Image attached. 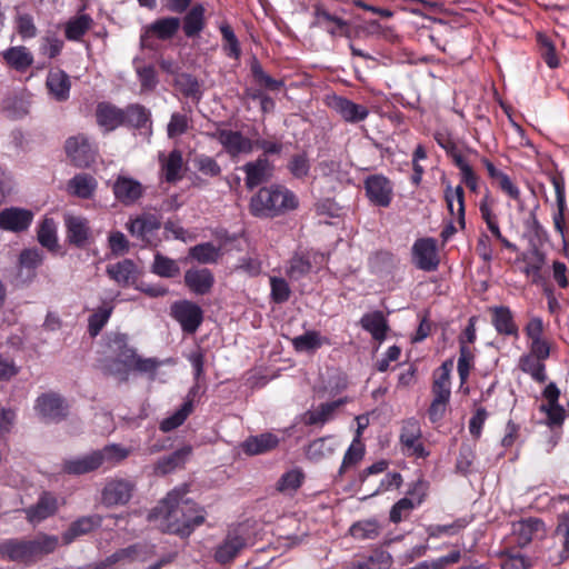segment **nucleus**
<instances>
[{
    "label": "nucleus",
    "mask_w": 569,
    "mask_h": 569,
    "mask_svg": "<svg viewBox=\"0 0 569 569\" xmlns=\"http://www.w3.org/2000/svg\"><path fill=\"white\" fill-rule=\"evenodd\" d=\"M58 510L57 499L49 492H43L38 502L24 509L27 519L34 523L54 515Z\"/></svg>",
    "instance_id": "nucleus-19"
},
{
    "label": "nucleus",
    "mask_w": 569,
    "mask_h": 569,
    "mask_svg": "<svg viewBox=\"0 0 569 569\" xmlns=\"http://www.w3.org/2000/svg\"><path fill=\"white\" fill-rule=\"evenodd\" d=\"M189 129V118L186 114L174 112L171 114L170 121L167 126V133L169 138H176L187 132Z\"/></svg>",
    "instance_id": "nucleus-61"
},
{
    "label": "nucleus",
    "mask_w": 569,
    "mask_h": 569,
    "mask_svg": "<svg viewBox=\"0 0 569 569\" xmlns=\"http://www.w3.org/2000/svg\"><path fill=\"white\" fill-rule=\"evenodd\" d=\"M278 438L272 433L249 437L242 445L243 451L249 455H260L278 446Z\"/></svg>",
    "instance_id": "nucleus-32"
},
{
    "label": "nucleus",
    "mask_w": 569,
    "mask_h": 569,
    "mask_svg": "<svg viewBox=\"0 0 569 569\" xmlns=\"http://www.w3.org/2000/svg\"><path fill=\"white\" fill-rule=\"evenodd\" d=\"M38 240L42 247L52 249L57 243V223L52 218L46 217L38 229Z\"/></svg>",
    "instance_id": "nucleus-43"
},
{
    "label": "nucleus",
    "mask_w": 569,
    "mask_h": 569,
    "mask_svg": "<svg viewBox=\"0 0 569 569\" xmlns=\"http://www.w3.org/2000/svg\"><path fill=\"white\" fill-rule=\"evenodd\" d=\"M209 136L222 146V149L231 159L249 154L254 148L253 141L240 131L217 128Z\"/></svg>",
    "instance_id": "nucleus-5"
},
{
    "label": "nucleus",
    "mask_w": 569,
    "mask_h": 569,
    "mask_svg": "<svg viewBox=\"0 0 569 569\" xmlns=\"http://www.w3.org/2000/svg\"><path fill=\"white\" fill-rule=\"evenodd\" d=\"M37 409L40 415L53 420H61L67 416V406L63 400L54 393H46L38 398Z\"/></svg>",
    "instance_id": "nucleus-18"
},
{
    "label": "nucleus",
    "mask_w": 569,
    "mask_h": 569,
    "mask_svg": "<svg viewBox=\"0 0 569 569\" xmlns=\"http://www.w3.org/2000/svg\"><path fill=\"white\" fill-rule=\"evenodd\" d=\"M366 197L373 206L388 208L393 199V183L382 173L370 174L363 180Z\"/></svg>",
    "instance_id": "nucleus-6"
},
{
    "label": "nucleus",
    "mask_w": 569,
    "mask_h": 569,
    "mask_svg": "<svg viewBox=\"0 0 569 569\" xmlns=\"http://www.w3.org/2000/svg\"><path fill=\"white\" fill-rule=\"evenodd\" d=\"M310 268L311 263L305 256L295 254V257L290 261L288 276L291 279H299L301 276L309 272Z\"/></svg>",
    "instance_id": "nucleus-63"
},
{
    "label": "nucleus",
    "mask_w": 569,
    "mask_h": 569,
    "mask_svg": "<svg viewBox=\"0 0 569 569\" xmlns=\"http://www.w3.org/2000/svg\"><path fill=\"white\" fill-rule=\"evenodd\" d=\"M242 171L246 173V187L252 190L270 179L273 166L268 158L258 157L254 161L243 164Z\"/></svg>",
    "instance_id": "nucleus-13"
},
{
    "label": "nucleus",
    "mask_w": 569,
    "mask_h": 569,
    "mask_svg": "<svg viewBox=\"0 0 569 569\" xmlns=\"http://www.w3.org/2000/svg\"><path fill=\"white\" fill-rule=\"evenodd\" d=\"M313 14L316 26L326 27L328 24H336L341 31H347L348 21L331 14L322 6H315Z\"/></svg>",
    "instance_id": "nucleus-53"
},
{
    "label": "nucleus",
    "mask_w": 569,
    "mask_h": 569,
    "mask_svg": "<svg viewBox=\"0 0 569 569\" xmlns=\"http://www.w3.org/2000/svg\"><path fill=\"white\" fill-rule=\"evenodd\" d=\"M528 563L520 551L506 552L500 550V569H527Z\"/></svg>",
    "instance_id": "nucleus-58"
},
{
    "label": "nucleus",
    "mask_w": 569,
    "mask_h": 569,
    "mask_svg": "<svg viewBox=\"0 0 569 569\" xmlns=\"http://www.w3.org/2000/svg\"><path fill=\"white\" fill-rule=\"evenodd\" d=\"M7 66L18 72H26L33 63V56L27 47L16 46L2 52Z\"/></svg>",
    "instance_id": "nucleus-20"
},
{
    "label": "nucleus",
    "mask_w": 569,
    "mask_h": 569,
    "mask_svg": "<svg viewBox=\"0 0 569 569\" xmlns=\"http://www.w3.org/2000/svg\"><path fill=\"white\" fill-rule=\"evenodd\" d=\"M186 284L198 295H206L213 284V277L208 269H190L184 274Z\"/></svg>",
    "instance_id": "nucleus-28"
},
{
    "label": "nucleus",
    "mask_w": 569,
    "mask_h": 569,
    "mask_svg": "<svg viewBox=\"0 0 569 569\" xmlns=\"http://www.w3.org/2000/svg\"><path fill=\"white\" fill-rule=\"evenodd\" d=\"M159 219L153 214H144L131 220L128 223V229L131 234L137 236L143 240H149V237L160 228Z\"/></svg>",
    "instance_id": "nucleus-33"
},
{
    "label": "nucleus",
    "mask_w": 569,
    "mask_h": 569,
    "mask_svg": "<svg viewBox=\"0 0 569 569\" xmlns=\"http://www.w3.org/2000/svg\"><path fill=\"white\" fill-rule=\"evenodd\" d=\"M47 87L50 94L57 101H66L69 98L71 88L70 78L62 70H51L47 77Z\"/></svg>",
    "instance_id": "nucleus-21"
},
{
    "label": "nucleus",
    "mask_w": 569,
    "mask_h": 569,
    "mask_svg": "<svg viewBox=\"0 0 569 569\" xmlns=\"http://www.w3.org/2000/svg\"><path fill=\"white\" fill-rule=\"evenodd\" d=\"M66 152L77 167H88L96 157L94 148L83 136L69 138L66 141Z\"/></svg>",
    "instance_id": "nucleus-12"
},
{
    "label": "nucleus",
    "mask_w": 569,
    "mask_h": 569,
    "mask_svg": "<svg viewBox=\"0 0 569 569\" xmlns=\"http://www.w3.org/2000/svg\"><path fill=\"white\" fill-rule=\"evenodd\" d=\"M251 72H252L254 80L259 84L266 87L269 90H279L280 88L283 87L282 80H276L272 77H270L269 74H267L263 71L260 63L257 61L251 66Z\"/></svg>",
    "instance_id": "nucleus-60"
},
{
    "label": "nucleus",
    "mask_w": 569,
    "mask_h": 569,
    "mask_svg": "<svg viewBox=\"0 0 569 569\" xmlns=\"http://www.w3.org/2000/svg\"><path fill=\"white\" fill-rule=\"evenodd\" d=\"M453 368V361L447 360L445 361L438 371L435 373L433 382H432V395L433 396H445L450 397V372Z\"/></svg>",
    "instance_id": "nucleus-37"
},
{
    "label": "nucleus",
    "mask_w": 569,
    "mask_h": 569,
    "mask_svg": "<svg viewBox=\"0 0 569 569\" xmlns=\"http://www.w3.org/2000/svg\"><path fill=\"white\" fill-rule=\"evenodd\" d=\"M299 204L297 196L280 184L262 187L250 200V212L259 218H273L295 210Z\"/></svg>",
    "instance_id": "nucleus-2"
},
{
    "label": "nucleus",
    "mask_w": 569,
    "mask_h": 569,
    "mask_svg": "<svg viewBox=\"0 0 569 569\" xmlns=\"http://www.w3.org/2000/svg\"><path fill=\"white\" fill-rule=\"evenodd\" d=\"M58 546L56 536L38 535L32 540L10 539L1 543L0 553L11 561L32 562L51 553Z\"/></svg>",
    "instance_id": "nucleus-3"
},
{
    "label": "nucleus",
    "mask_w": 569,
    "mask_h": 569,
    "mask_svg": "<svg viewBox=\"0 0 569 569\" xmlns=\"http://www.w3.org/2000/svg\"><path fill=\"white\" fill-rule=\"evenodd\" d=\"M539 409L547 415L549 426H560L565 420L566 411L559 403L541 405Z\"/></svg>",
    "instance_id": "nucleus-64"
},
{
    "label": "nucleus",
    "mask_w": 569,
    "mask_h": 569,
    "mask_svg": "<svg viewBox=\"0 0 569 569\" xmlns=\"http://www.w3.org/2000/svg\"><path fill=\"white\" fill-rule=\"evenodd\" d=\"M33 220V212L18 207L0 211V229L12 232L27 230Z\"/></svg>",
    "instance_id": "nucleus-11"
},
{
    "label": "nucleus",
    "mask_w": 569,
    "mask_h": 569,
    "mask_svg": "<svg viewBox=\"0 0 569 569\" xmlns=\"http://www.w3.org/2000/svg\"><path fill=\"white\" fill-rule=\"evenodd\" d=\"M161 169L164 173L166 181L177 182L182 178L181 171L183 166L182 153L180 150H172L168 157L160 154Z\"/></svg>",
    "instance_id": "nucleus-30"
},
{
    "label": "nucleus",
    "mask_w": 569,
    "mask_h": 569,
    "mask_svg": "<svg viewBox=\"0 0 569 569\" xmlns=\"http://www.w3.org/2000/svg\"><path fill=\"white\" fill-rule=\"evenodd\" d=\"M41 262L38 251H21L19 256V277L23 280L32 277V270Z\"/></svg>",
    "instance_id": "nucleus-47"
},
{
    "label": "nucleus",
    "mask_w": 569,
    "mask_h": 569,
    "mask_svg": "<svg viewBox=\"0 0 569 569\" xmlns=\"http://www.w3.org/2000/svg\"><path fill=\"white\" fill-rule=\"evenodd\" d=\"M493 199L489 200L486 198L479 207L481 218L486 222L487 229L492 233V236L498 237V220L496 214L492 212Z\"/></svg>",
    "instance_id": "nucleus-62"
},
{
    "label": "nucleus",
    "mask_w": 569,
    "mask_h": 569,
    "mask_svg": "<svg viewBox=\"0 0 569 569\" xmlns=\"http://www.w3.org/2000/svg\"><path fill=\"white\" fill-rule=\"evenodd\" d=\"M412 263L425 271L436 270L440 263L437 251H412Z\"/></svg>",
    "instance_id": "nucleus-50"
},
{
    "label": "nucleus",
    "mask_w": 569,
    "mask_h": 569,
    "mask_svg": "<svg viewBox=\"0 0 569 569\" xmlns=\"http://www.w3.org/2000/svg\"><path fill=\"white\" fill-rule=\"evenodd\" d=\"M220 32L224 41V51L227 56L233 59H239L241 49L232 28L228 23H223L220 26Z\"/></svg>",
    "instance_id": "nucleus-52"
},
{
    "label": "nucleus",
    "mask_w": 569,
    "mask_h": 569,
    "mask_svg": "<svg viewBox=\"0 0 569 569\" xmlns=\"http://www.w3.org/2000/svg\"><path fill=\"white\" fill-rule=\"evenodd\" d=\"M342 403L343 400L339 399L337 401L320 405L317 410L308 411L306 413V423L317 425L326 422L332 416L335 410Z\"/></svg>",
    "instance_id": "nucleus-42"
},
{
    "label": "nucleus",
    "mask_w": 569,
    "mask_h": 569,
    "mask_svg": "<svg viewBox=\"0 0 569 569\" xmlns=\"http://www.w3.org/2000/svg\"><path fill=\"white\" fill-rule=\"evenodd\" d=\"M246 539L237 535H228L224 541L217 548L214 559L221 565L232 561L246 547Z\"/></svg>",
    "instance_id": "nucleus-23"
},
{
    "label": "nucleus",
    "mask_w": 569,
    "mask_h": 569,
    "mask_svg": "<svg viewBox=\"0 0 569 569\" xmlns=\"http://www.w3.org/2000/svg\"><path fill=\"white\" fill-rule=\"evenodd\" d=\"M519 368L529 375L536 382L543 383L547 380L546 366L535 356L523 355L519 359Z\"/></svg>",
    "instance_id": "nucleus-36"
},
{
    "label": "nucleus",
    "mask_w": 569,
    "mask_h": 569,
    "mask_svg": "<svg viewBox=\"0 0 569 569\" xmlns=\"http://www.w3.org/2000/svg\"><path fill=\"white\" fill-rule=\"evenodd\" d=\"M78 13V16L70 18L64 24V36L70 41H80L93 24V20L89 14L83 13V11Z\"/></svg>",
    "instance_id": "nucleus-31"
},
{
    "label": "nucleus",
    "mask_w": 569,
    "mask_h": 569,
    "mask_svg": "<svg viewBox=\"0 0 569 569\" xmlns=\"http://www.w3.org/2000/svg\"><path fill=\"white\" fill-rule=\"evenodd\" d=\"M328 106L349 123L365 121L369 116V109L366 106L356 103L342 96L333 94L329 97Z\"/></svg>",
    "instance_id": "nucleus-8"
},
{
    "label": "nucleus",
    "mask_w": 569,
    "mask_h": 569,
    "mask_svg": "<svg viewBox=\"0 0 569 569\" xmlns=\"http://www.w3.org/2000/svg\"><path fill=\"white\" fill-rule=\"evenodd\" d=\"M518 268L535 284H545L546 278L542 269L546 264V256L543 251H522L521 257L517 259Z\"/></svg>",
    "instance_id": "nucleus-10"
},
{
    "label": "nucleus",
    "mask_w": 569,
    "mask_h": 569,
    "mask_svg": "<svg viewBox=\"0 0 569 569\" xmlns=\"http://www.w3.org/2000/svg\"><path fill=\"white\" fill-rule=\"evenodd\" d=\"M176 87L187 98L199 101L202 97V90L196 77L189 73H181L176 78Z\"/></svg>",
    "instance_id": "nucleus-39"
},
{
    "label": "nucleus",
    "mask_w": 569,
    "mask_h": 569,
    "mask_svg": "<svg viewBox=\"0 0 569 569\" xmlns=\"http://www.w3.org/2000/svg\"><path fill=\"white\" fill-rule=\"evenodd\" d=\"M508 541L519 547L529 545L533 539L542 538L546 535L545 522L536 517L522 518L518 521L507 523Z\"/></svg>",
    "instance_id": "nucleus-4"
},
{
    "label": "nucleus",
    "mask_w": 569,
    "mask_h": 569,
    "mask_svg": "<svg viewBox=\"0 0 569 569\" xmlns=\"http://www.w3.org/2000/svg\"><path fill=\"white\" fill-rule=\"evenodd\" d=\"M550 181L555 188L557 207H558V214L555 217V224L559 230L562 231L560 223L563 220V213L567 208L565 178L561 173L557 172L550 177Z\"/></svg>",
    "instance_id": "nucleus-38"
},
{
    "label": "nucleus",
    "mask_w": 569,
    "mask_h": 569,
    "mask_svg": "<svg viewBox=\"0 0 569 569\" xmlns=\"http://www.w3.org/2000/svg\"><path fill=\"white\" fill-rule=\"evenodd\" d=\"M63 222L68 242L76 247L84 246L91 234L89 221L84 217L66 213Z\"/></svg>",
    "instance_id": "nucleus-14"
},
{
    "label": "nucleus",
    "mask_w": 569,
    "mask_h": 569,
    "mask_svg": "<svg viewBox=\"0 0 569 569\" xmlns=\"http://www.w3.org/2000/svg\"><path fill=\"white\" fill-rule=\"evenodd\" d=\"M437 143L446 150L447 154L451 157L455 164L458 163V159H465L461 149L457 142L447 132H437L435 134Z\"/></svg>",
    "instance_id": "nucleus-54"
},
{
    "label": "nucleus",
    "mask_w": 569,
    "mask_h": 569,
    "mask_svg": "<svg viewBox=\"0 0 569 569\" xmlns=\"http://www.w3.org/2000/svg\"><path fill=\"white\" fill-rule=\"evenodd\" d=\"M133 488L134 485L128 480H112L103 489V501L109 506L124 505L130 500Z\"/></svg>",
    "instance_id": "nucleus-16"
},
{
    "label": "nucleus",
    "mask_w": 569,
    "mask_h": 569,
    "mask_svg": "<svg viewBox=\"0 0 569 569\" xmlns=\"http://www.w3.org/2000/svg\"><path fill=\"white\" fill-rule=\"evenodd\" d=\"M101 465L102 455L94 451L86 457L66 461L63 470L70 475H82L98 469Z\"/></svg>",
    "instance_id": "nucleus-27"
},
{
    "label": "nucleus",
    "mask_w": 569,
    "mask_h": 569,
    "mask_svg": "<svg viewBox=\"0 0 569 569\" xmlns=\"http://www.w3.org/2000/svg\"><path fill=\"white\" fill-rule=\"evenodd\" d=\"M109 276L119 283H129L134 278V264L131 260H123L108 267Z\"/></svg>",
    "instance_id": "nucleus-45"
},
{
    "label": "nucleus",
    "mask_w": 569,
    "mask_h": 569,
    "mask_svg": "<svg viewBox=\"0 0 569 569\" xmlns=\"http://www.w3.org/2000/svg\"><path fill=\"white\" fill-rule=\"evenodd\" d=\"M196 169L203 176L216 178L221 174V167L213 157L197 154L193 159Z\"/></svg>",
    "instance_id": "nucleus-46"
},
{
    "label": "nucleus",
    "mask_w": 569,
    "mask_h": 569,
    "mask_svg": "<svg viewBox=\"0 0 569 569\" xmlns=\"http://www.w3.org/2000/svg\"><path fill=\"white\" fill-rule=\"evenodd\" d=\"M180 19L177 17L161 18L144 28L141 34V46L144 48H152L151 39L153 37L160 40L171 39L180 28Z\"/></svg>",
    "instance_id": "nucleus-7"
},
{
    "label": "nucleus",
    "mask_w": 569,
    "mask_h": 569,
    "mask_svg": "<svg viewBox=\"0 0 569 569\" xmlns=\"http://www.w3.org/2000/svg\"><path fill=\"white\" fill-rule=\"evenodd\" d=\"M446 201H447L448 209L451 212V214H457L459 218H463L465 200H463V189L461 186H457L456 188H447Z\"/></svg>",
    "instance_id": "nucleus-48"
},
{
    "label": "nucleus",
    "mask_w": 569,
    "mask_h": 569,
    "mask_svg": "<svg viewBox=\"0 0 569 569\" xmlns=\"http://www.w3.org/2000/svg\"><path fill=\"white\" fill-rule=\"evenodd\" d=\"M171 315L187 333H193L202 322L201 308L191 301L184 300L173 303Z\"/></svg>",
    "instance_id": "nucleus-9"
},
{
    "label": "nucleus",
    "mask_w": 569,
    "mask_h": 569,
    "mask_svg": "<svg viewBox=\"0 0 569 569\" xmlns=\"http://www.w3.org/2000/svg\"><path fill=\"white\" fill-rule=\"evenodd\" d=\"M188 491L186 485L172 490L160 503L151 510L149 520L162 519L163 531L187 537L196 526L203 523L202 515H194L196 508L189 499H184Z\"/></svg>",
    "instance_id": "nucleus-1"
},
{
    "label": "nucleus",
    "mask_w": 569,
    "mask_h": 569,
    "mask_svg": "<svg viewBox=\"0 0 569 569\" xmlns=\"http://www.w3.org/2000/svg\"><path fill=\"white\" fill-rule=\"evenodd\" d=\"M193 409L192 400L186 401L182 407L171 417L161 422L160 429L164 432L171 431L181 426Z\"/></svg>",
    "instance_id": "nucleus-49"
},
{
    "label": "nucleus",
    "mask_w": 569,
    "mask_h": 569,
    "mask_svg": "<svg viewBox=\"0 0 569 569\" xmlns=\"http://www.w3.org/2000/svg\"><path fill=\"white\" fill-rule=\"evenodd\" d=\"M96 187L94 178L87 173L77 174L68 182V191L82 199L90 198Z\"/></svg>",
    "instance_id": "nucleus-34"
},
{
    "label": "nucleus",
    "mask_w": 569,
    "mask_h": 569,
    "mask_svg": "<svg viewBox=\"0 0 569 569\" xmlns=\"http://www.w3.org/2000/svg\"><path fill=\"white\" fill-rule=\"evenodd\" d=\"M191 452L192 447L184 446L181 449L176 450L170 456L159 459L154 465V472L160 476L168 475L176 468L183 466Z\"/></svg>",
    "instance_id": "nucleus-26"
},
{
    "label": "nucleus",
    "mask_w": 569,
    "mask_h": 569,
    "mask_svg": "<svg viewBox=\"0 0 569 569\" xmlns=\"http://www.w3.org/2000/svg\"><path fill=\"white\" fill-rule=\"evenodd\" d=\"M206 9L202 4H194L183 17L182 29L187 38L198 37L206 27Z\"/></svg>",
    "instance_id": "nucleus-22"
},
{
    "label": "nucleus",
    "mask_w": 569,
    "mask_h": 569,
    "mask_svg": "<svg viewBox=\"0 0 569 569\" xmlns=\"http://www.w3.org/2000/svg\"><path fill=\"white\" fill-rule=\"evenodd\" d=\"M421 437L419 422L415 418H410L403 422L400 441L406 447L415 446V442Z\"/></svg>",
    "instance_id": "nucleus-56"
},
{
    "label": "nucleus",
    "mask_w": 569,
    "mask_h": 569,
    "mask_svg": "<svg viewBox=\"0 0 569 569\" xmlns=\"http://www.w3.org/2000/svg\"><path fill=\"white\" fill-rule=\"evenodd\" d=\"M98 124L106 131H112L123 123V109L109 102H100L96 109Z\"/></svg>",
    "instance_id": "nucleus-17"
},
{
    "label": "nucleus",
    "mask_w": 569,
    "mask_h": 569,
    "mask_svg": "<svg viewBox=\"0 0 569 569\" xmlns=\"http://www.w3.org/2000/svg\"><path fill=\"white\" fill-rule=\"evenodd\" d=\"M333 451V443L328 438H319L307 447L306 456L308 459L319 462L330 457Z\"/></svg>",
    "instance_id": "nucleus-41"
},
{
    "label": "nucleus",
    "mask_w": 569,
    "mask_h": 569,
    "mask_svg": "<svg viewBox=\"0 0 569 569\" xmlns=\"http://www.w3.org/2000/svg\"><path fill=\"white\" fill-rule=\"evenodd\" d=\"M556 535L561 538L562 549L560 559L565 561L569 558V512H562L558 516Z\"/></svg>",
    "instance_id": "nucleus-51"
},
{
    "label": "nucleus",
    "mask_w": 569,
    "mask_h": 569,
    "mask_svg": "<svg viewBox=\"0 0 569 569\" xmlns=\"http://www.w3.org/2000/svg\"><path fill=\"white\" fill-rule=\"evenodd\" d=\"M290 173L297 179H303L309 174L310 162L305 153L292 156L288 163Z\"/></svg>",
    "instance_id": "nucleus-57"
},
{
    "label": "nucleus",
    "mask_w": 569,
    "mask_h": 569,
    "mask_svg": "<svg viewBox=\"0 0 569 569\" xmlns=\"http://www.w3.org/2000/svg\"><path fill=\"white\" fill-rule=\"evenodd\" d=\"M292 345L297 351H313L321 347V337L317 331H308L292 339Z\"/></svg>",
    "instance_id": "nucleus-55"
},
{
    "label": "nucleus",
    "mask_w": 569,
    "mask_h": 569,
    "mask_svg": "<svg viewBox=\"0 0 569 569\" xmlns=\"http://www.w3.org/2000/svg\"><path fill=\"white\" fill-rule=\"evenodd\" d=\"M153 271L161 277L172 278L179 274L180 270L176 261L161 254H157L154 258Z\"/></svg>",
    "instance_id": "nucleus-59"
},
{
    "label": "nucleus",
    "mask_w": 569,
    "mask_h": 569,
    "mask_svg": "<svg viewBox=\"0 0 569 569\" xmlns=\"http://www.w3.org/2000/svg\"><path fill=\"white\" fill-rule=\"evenodd\" d=\"M101 521L102 518L99 515H92L81 517L71 522L68 530L62 535L64 543H70L77 537L91 532L93 529L100 527Z\"/></svg>",
    "instance_id": "nucleus-24"
},
{
    "label": "nucleus",
    "mask_w": 569,
    "mask_h": 569,
    "mask_svg": "<svg viewBox=\"0 0 569 569\" xmlns=\"http://www.w3.org/2000/svg\"><path fill=\"white\" fill-rule=\"evenodd\" d=\"M536 43L538 53L545 63L550 69L558 68L560 66V56L552 39L546 33L538 32L536 34Z\"/></svg>",
    "instance_id": "nucleus-29"
},
{
    "label": "nucleus",
    "mask_w": 569,
    "mask_h": 569,
    "mask_svg": "<svg viewBox=\"0 0 569 569\" xmlns=\"http://www.w3.org/2000/svg\"><path fill=\"white\" fill-rule=\"evenodd\" d=\"M361 326L379 341L386 338L387 330L389 329L381 311L365 315L361 319Z\"/></svg>",
    "instance_id": "nucleus-35"
},
{
    "label": "nucleus",
    "mask_w": 569,
    "mask_h": 569,
    "mask_svg": "<svg viewBox=\"0 0 569 569\" xmlns=\"http://www.w3.org/2000/svg\"><path fill=\"white\" fill-rule=\"evenodd\" d=\"M142 184L132 178L119 176L113 183V193L117 200L126 206L133 204L143 194Z\"/></svg>",
    "instance_id": "nucleus-15"
},
{
    "label": "nucleus",
    "mask_w": 569,
    "mask_h": 569,
    "mask_svg": "<svg viewBox=\"0 0 569 569\" xmlns=\"http://www.w3.org/2000/svg\"><path fill=\"white\" fill-rule=\"evenodd\" d=\"M14 26L18 34L23 39H32L38 34L34 19L30 13L17 12Z\"/></svg>",
    "instance_id": "nucleus-44"
},
{
    "label": "nucleus",
    "mask_w": 569,
    "mask_h": 569,
    "mask_svg": "<svg viewBox=\"0 0 569 569\" xmlns=\"http://www.w3.org/2000/svg\"><path fill=\"white\" fill-rule=\"evenodd\" d=\"M123 123L137 129H150L151 112L142 104H129L126 109H123Z\"/></svg>",
    "instance_id": "nucleus-25"
},
{
    "label": "nucleus",
    "mask_w": 569,
    "mask_h": 569,
    "mask_svg": "<svg viewBox=\"0 0 569 569\" xmlns=\"http://www.w3.org/2000/svg\"><path fill=\"white\" fill-rule=\"evenodd\" d=\"M112 345L117 352L114 359L120 361L123 367L132 369L138 355L136 353L134 349L127 346L126 336L117 335L112 340Z\"/></svg>",
    "instance_id": "nucleus-40"
}]
</instances>
